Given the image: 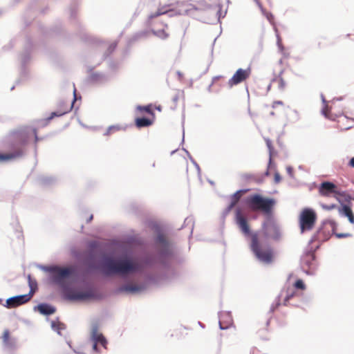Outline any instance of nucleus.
Segmentation results:
<instances>
[{
  "label": "nucleus",
  "mask_w": 354,
  "mask_h": 354,
  "mask_svg": "<svg viewBox=\"0 0 354 354\" xmlns=\"http://www.w3.org/2000/svg\"><path fill=\"white\" fill-rule=\"evenodd\" d=\"M236 223L240 228L242 233L245 236H251V250L261 261L270 263L272 261V251L270 248H262L259 244L257 233L250 234V226L247 218L243 214L241 209L238 208L235 214Z\"/></svg>",
  "instance_id": "nucleus-1"
},
{
  "label": "nucleus",
  "mask_w": 354,
  "mask_h": 354,
  "mask_svg": "<svg viewBox=\"0 0 354 354\" xmlns=\"http://www.w3.org/2000/svg\"><path fill=\"white\" fill-rule=\"evenodd\" d=\"M102 268L106 275L127 274L139 271L141 266L138 261L127 257L117 260L106 258L102 263Z\"/></svg>",
  "instance_id": "nucleus-2"
},
{
  "label": "nucleus",
  "mask_w": 354,
  "mask_h": 354,
  "mask_svg": "<svg viewBox=\"0 0 354 354\" xmlns=\"http://www.w3.org/2000/svg\"><path fill=\"white\" fill-rule=\"evenodd\" d=\"M245 203L252 212H261L270 214L275 204V201L270 198H264L260 194H255L248 196Z\"/></svg>",
  "instance_id": "nucleus-3"
},
{
  "label": "nucleus",
  "mask_w": 354,
  "mask_h": 354,
  "mask_svg": "<svg viewBox=\"0 0 354 354\" xmlns=\"http://www.w3.org/2000/svg\"><path fill=\"white\" fill-rule=\"evenodd\" d=\"M317 214L310 208L304 209L299 216V227L301 233L311 230L316 223Z\"/></svg>",
  "instance_id": "nucleus-4"
},
{
  "label": "nucleus",
  "mask_w": 354,
  "mask_h": 354,
  "mask_svg": "<svg viewBox=\"0 0 354 354\" xmlns=\"http://www.w3.org/2000/svg\"><path fill=\"white\" fill-rule=\"evenodd\" d=\"M320 196L323 197H335L338 199L337 196H342L343 192L341 191L336 185L331 182L324 181L322 183L318 188Z\"/></svg>",
  "instance_id": "nucleus-5"
},
{
  "label": "nucleus",
  "mask_w": 354,
  "mask_h": 354,
  "mask_svg": "<svg viewBox=\"0 0 354 354\" xmlns=\"http://www.w3.org/2000/svg\"><path fill=\"white\" fill-rule=\"evenodd\" d=\"M49 272L52 274L54 282L61 285L65 279L68 278L74 272V269L73 268L53 266L49 268Z\"/></svg>",
  "instance_id": "nucleus-6"
},
{
  "label": "nucleus",
  "mask_w": 354,
  "mask_h": 354,
  "mask_svg": "<svg viewBox=\"0 0 354 354\" xmlns=\"http://www.w3.org/2000/svg\"><path fill=\"white\" fill-rule=\"evenodd\" d=\"M251 75V68H247L245 69L239 68L233 76L228 80L227 84L230 88L235 85L241 84L245 81Z\"/></svg>",
  "instance_id": "nucleus-7"
},
{
  "label": "nucleus",
  "mask_w": 354,
  "mask_h": 354,
  "mask_svg": "<svg viewBox=\"0 0 354 354\" xmlns=\"http://www.w3.org/2000/svg\"><path fill=\"white\" fill-rule=\"evenodd\" d=\"M263 229L266 235L274 239H277L279 236V229L277 224L272 220H269L264 225Z\"/></svg>",
  "instance_id": "nucleus-8"
},
{
  "label": "nucleus",
  "mask_w": 354,
  "mask_h": 354,
  "mask_svg": "<svg viewBox=\"0 0 354 354\" xmlns=\"http://www.w3.org/2000/svg\"><path fill=\"white\" fill-rule=\"evenodd\" d=\"M30 297L26 295L12 297L6 300V306L8 308H16L30 301Z\"/></svg>",
  "instance_id": "nucleus-9"
},
{
  "label": "nucleus",
  "mask_w": 354,
  "mask_h": 354,
  "mask_svg": "<svg viewBox=\"0 0 354 354\" xmlns=\"http://www.w3.org/2000/svg\"><path fill=\"white\" fill-rule=\"evenodd\" d=\"M23 155V149L21 147H17L12 152L7 153H0V162H6L17 158Z\"/></svg>",
  "instance_id": "nucleus-10"
},
{
  "label": "nucleus",
  "mask_w": 354,
  "mask_h": 354,
  "mask_svg": "<svg viewBox=\"0 0 354 354\" xmlns=\"http://www.w3.org/2000/svg\"><path fill=\"white\" fill-rule=\"evenodd\" d=\"M91 339L93 342H97L101 344L104 348L107 344V342L103 335L99 332L98 326H93L91 330Z\"/></svg>",
  "instance_id": "nucleus-11"
},
{
  "label": "nucleus",
  "mask_w": 354,
  "mask_h": 354,
  "mask_svg": "<svg viewBox=\"0 0 354 354\" xmlns=\"http://www.w3.org/2000/svg\"><path fill=\"white\" fill-rule=\"evenodd\" d=\"M155 120V118H151L150 116L147 118L145 117H138L135 119V125L136 127L140 129L143 127H148L151 126Z\"/></svg>",
  "instance_id": "nucleus-12"
},
{
  "label": "nucleus",
  "mask_w": 354,
  "mask_h": 354,
  "mask_svg": "<svg viewBox=\"0 0 354 354\" xmlns=\"http://www.w3.org/2000/svg\"><path fill=\"white\" fill-rule=\"evenodd\" d=\"M93 294L91 290L73 292L70 295V298L73 300H85L93 297Z\"/></svg>",
  "instance_id": "nucleus-13"
},
{
  "label": "nucleus",
  "mask_w": 354,
  "mask_h": 354,
  "mask_svg": "<svg viewBox=\"0 0 354 354\" xmlns=\"http://www.w3.org/2000/svg\"><path fill=\"white\" fill-rule=\"evenodd\" d=\"M245 192L244 190H239L232 194L230 197V203L226 209L227 212H230L232 208L238 203L242 194Z\"/></svg>",
  "instance_id": "nucleus-14"
},
{
  "label": "nucleus",
  "mask_w": 354,
  "mask_h": 354,
  "mask_svg": "<svg viewBox=\"0 0 354 354\" xmlns=\"http://www.w3.org/2000/svg\"><path fill=\"white\" fill-rule=\"evenodd\" d=\"M352 122L353 121L345 115H340L337 119L338 127L342 130H347L351 128Z\"/></svg>",
  "instance_id": "nucleus-15"
},
{
  "label": "nucleus",
  "mask_w": 354,
  "mask_h": 354,
  "mask_svg": "<svg viewBox=\"0 0 354 354\" xmlns=\"http://www.w3.org/2000/svg\"><path fill=\"white\" fill-rule=\"evenodd\" d=\"M37 309L41 314L43 315H52L55 312V308L46 304H41L38 305Z\"/></svg>",
  "instance_id": "nucleus-16"
},
{
  "label": "nucleus",
  "mask_w": 354,
  "mask_h": 354,
  "mask_svg": "<svg viewBox=\"0 0 354 354\" xmlns=\"http://www.w3.org/2000/svg\"><path fill=\"white\" fill-rule=\"evenodd\" d=\"M339 213L348 218L351 223H354V215L351 207L346 205L339 209Z\"/></svg>",
  "instance_id": "nucleus-17"
},
{
  "label": "nucleus",
  "mask_w": 354,
  "mask_h": 354,
  "mask_svg": "<svg viewBox=\"0 0 354 354\" xmlns=\"http://www.w3.org/2000/svg\"><path fill=\"white\" fill-rule=\"evenodd\" d=\"M1 339L3 344L8 347H11L14 345L13 339L11 337L10 331L8 329L4 330Z\"/></svg>",
  "instance_id": "nucleus-18"
},
{
  "label": "nucleus",
  "mask_w": 354,
  "mask_h": 354,
  "mask_svg": "<svg viewBox=\"0 0 354 354\" xmlns=\"http://www.w3.org/2000/svg\"><path fill=\"white\" fill-rule=\"evenodd\" d=\"M271 84H275L277 86V88L281 91H283L285 90L287 85L286 81L281 76V74L278 77H274L272 80Z\"/></svg>",
  "instance_id": "nucleus-19"
},
{
  "label": "nucleus",
  "mask_w": 354,
  "mask_h": 354,
  "mask_svg": "<svg viewBox=\"0 0 354 354\" xmlns=\"http://www.w3.org/2000/svg\"><path fill=\"white\" fill-rule=\"evenodd\" d=\"M28 285L30 287V291L28 294H26V295H28L30 297V299L32 297L33 295L37 290V283L35 279H32L30 277V275H28Z\"/></svg>",
  "instance_id": "nucleus-20"
},
{
  "label": "nucleus",
  "mask_w": 354,
  "mask_h": 354,
  "mask_svg": "<svg viewBox=\"0 0 354 354\" xmlns=\"http://www.w3.org/2000/svg\"><path fill=\"white\" fill-rule=\"evenodd\" d=\"M169 11V9H168L167 6H162V7L159 8L156 12L152 13L149 16V23H151V21L154 18L158 17L162 15H165V14L167 13Z\"/></svg>",
  "instance_id": "nucleus-21"
},
{
  "label": "nucleus",
  "mask_w": 354,
  "mask_h": 354,
  "mask_svg": "<svg viewBox=\"0 0 354 354\" xmlns=\"http://www.w3.org/2000/svg\"><path fill=\"white\" fill-rule=\"evenodd\" d=\"M166 28H167V25L163 24L162 28L153 30V34L160 39H165L169 37V34L166 32Z\"/></svg>",
  "instance_id": "nucleus-22"
},
{
  "label": "nucleus",
  "mask_w": 354,
  "mask_h": 354,
  "mask_svg": "<svg viewBox=\"0 0 354 354\" xmlns=\"http://www.w3.org/2000/svg\"><path fill=\"white\" fill-rule=\"evenodd\" d=\"M137 109L141 114L147 113L149 115V116L151 118H155V113H153L151 109V105H147L145 106H138Z\"/></svg>",
  "instance_id": "nucleus-23"
},
{
  "label": "nucleus",
  "mask_w": 354,
  "mask_h": 354,
  "mask_svg": "<svg viewBox=\"0 0 354 354\" xmlns=\"http://www.w3.org/2000/svg\"><path fill=\"white\" fill-rule=\"evenodd\" d=\"M140 287L134 284H127L120 288V291L136 292L140 290Z\"/></svg>",
  "instance_id": "nucleus-24"
},
{
  "label": "nucleus",
  "mask_w": 354,
  "mask_h": 354,
  "mask_svg": "<svg viewBox=\"0 0 354 354\" xmlns=\"http://www.w3.org/2000/svg\"><path fill=\"white\" fill-rule=\"evenodd\" d=\"M294 288L299 290H305L306 285L301 279H297L293 285Z\"/></svg>",
  "instance_id": "nucleus-25"
},
{
  "label": "nucleus",
  "mask_w": 354,
  "mask_h": 354,
  "mask_svg": "<svg viewBox=\"0 0 354 354\" xmlns=\"http://www.w3.org/2000/svg\"><path fill=\"white\" fill-rule=\"evenodd\" d=\"M120 129L121 128L119 126H111L107 129L104 135L109 136V135L112 134L113 133L120 130Z\"/></svg>",
  "instance_id": "nucleus-26"
},
{
  "label": "nucleus",
  "mask_w": 354,
  "mask_h": 354,
  "mask_svg": "<svg viewBox=\"0 0 354 354\" xmlns=\"http://www.w3.org/2000/svg\"><path fill=\"white\" fill-rule=\"evenodd\" d=\"M157 242H158L159 243L162 244L164 246L167 245V239H166L165 236L163 234H159L158 236Z\"/></svg>",
  "instance_id": "nucleus-27"
},
{
  "label": "nucleus",
  "mask_w": 354,
  "mask_h": 354,
  "mask_svg": "<svg viewBox=\"0 0 354 354\" xmlns=\"http://www.w3.org/2000/svg\"><path fill=\"white\" fill-rule=\"evenodd\" d=\"M322 112H323L324 115L326 118L332 119V117H331V115H330V109L328 107V105H326V104L325 105L324 108L323 109Z\"/></svg>",
  "instance_id": "nucleus-28"
},
{
  "label": "nucleus",
  "mask_w": 354,
  "mask_h": 354,
  "mask_svg": "<svg viewBox=\"0 0 354 354\" xmlns=\"http://www.w3.org/2000/svg\"><path fill=\"white\" fill-rule=\"evenodd\" d=\"M321 206L324 209H326V210H331L336 207V205H335V204H331V205L321 204Z\"/></svg>",
  "instance_id": "nucleus-29"
},
{
  "label": "nucleus",
  "mask_w": 354,
  "mask_h": 354,
  "mask_svg": "<svg viewBox=\"0 0 354 354\" xmlns=\"http://www.w3.org/2000/svg\"><path fill=\"white\" fill-rule=\"evenodd\" d=\"M182 92L181 91H178L176 94H174L172 97V100L174 101V103H177V102L178 101V99L179 97H180V95H182Z\"/></svg>",
  "instance_id": "nucleus-30"
},
{
  "label": "nucleus",
  "mask_w": 354,
  "mask_h": 354,
  "mask_svg": "<svg viewBox=\"0 0 354 354\" xmlns=\"http://www.w3.org/2000/svg\"><path fill=\"white\" fill-rule=\"evenodd\" d=\"M180 6H186V7H187V6H190V7H192V8H187V9L185 10V12H187L188 11L191 10L192 8H193V9H196L195 8H194V6H193L192 5L189 4L187 2H185H185H181V3H180Z\"/></svg>",
  "instance_id": "nucleus-31"
},
{
  "label": "nucleus",
  "mask_w": 354,
  "mask_h": 354,
  "mask_svg": "<svg viewBox=\"0 0 354 354\" xmlns=\"http://www.w3.org/2000/svg\"><path fill=\"white\" fill-rule=\"evenodd\" d=\"M294 296H295V292H291V293L288 294V295L286 297V298H285V299H284V304H283L286 306V305L288 304V301H289L291 298H292Z\"/></svg>",
  "instance_id": "nucleus-32"
},
{
  "label": "nucleus",
  "mask_w": 354,
  "mask_h": 354,
  "mask_svg": "<svg viewBox=\"0 0 354 354\" xmlns=\"http://www.w3.org/2000/svg\"><path fill=\"white\" fill-rule=\"evenodd\" d=\"M266 145H267L268 148L269 149L270 153L271 155L272 152V150H273V147H272V142L270 140L268 139V140H266Z\"/></svg>",
  "instance_id": "nucleus-33"
},
{
  "label": "nucleus",
  "mask_w": 354,
  "mask_h": 354,
  "mask_svg": "<svg viewBox=\"0 0 354 354\" xmlns=\"http://www.w3.org/2000/svg\"><path fill=\"white\" fill-rule=\"evenodd\" d=\"M283 102L282 101H274L272 104V107L275 108L277 105H283Z\"/></svg>",
  "instance_id": "nucleus-34"
},
{
  "label": "nucleus",
  "mask_w": 354,
  "mask_h": 354,
  "mask_svg": "<svg viewBox=\"0 0 354 354\" xmlns=\"http://www.w3.org/2000/svg\"><path fill=\"white\" fill-rule=\"evenodd\" d=\"M180 162H182V164H183V165L187 166V159H186L185 157L181 156V157L180 158Z\"/></svg>",
  "instance_id": "nucleus-35"
},
{
  "label": "nucleus",
  "mask_w": 354,
  "mask_h": 354,
  "mask_svg": "<svg viewBox=\"0 0 354 354\" xmlns=\"http://www.w3.org/2000/svg\"><path fill=\"white\" fill-rule=\"evenodd\" d=\"M335 235L338 238H344L349 236L348 234H336Z\"/></svg>",
  "instance_id": "nucleus-36"
},
{
  "label": "nucleus",
  "mask_w": 354,
  "mask_h": 354,
  "mask_svg": "<svg viewBox=\"0 0 354 354\" xmlns=\"http://www.w3.org/2000/svg\"><path fill=\"white\" fill-rule=\"evenodd\" d=\"M348 166L354 168V157H353L348 162Z\"/></svg>",
  "instance_id": "nucleus-37"
},
{
  "label": "nucleus",
  "mask_w": 354,
  "mask_h": 354,
  "mask_svg": "<svg viewBox=\"0 0 354 354\" xmlns=\"http://www.w3.org/2000/svg\"><path fill=\"white\" fill-rule=\"evenodd\" d=\"M274 180L276 183H279L281 180L280 176L279 174H275L274 175Z\"/></svg>",
  "instance_id": "nucleus-38"
},
{
  "label": "nucleus",
  "mask_w": 354,
  "mask_h": 354,
  "mask_svg": "<svg viewBox=\"0 0 354 354\" xmlns=\"http://www.w3.org/2000/svg\"><path fill=\"white\" fill-rule=\"evenodd\" d=\"M277 38H278V40H277L278 46L279 48H282L281 38L279 37V36H277Z\"/></svg>",
  "instance_id": "nucleus-39"
},
{
  "label": "nucleus",
  "mask_w": 354,
  "mask_h": 354,
  "mask_svg": "<svg viewBox=\"0 0 354 354\" xmlns=\"http://www.w3.org/2000/svg\"><path fill=\"white\" fill-rule=\"evenodd\" d=\"M93 349L95 351H97V342H93Z\"/></svg>",
  "instance_id": "nucleus-40"
},
{
  "label": "nucleus",
  "mask_w": 354,
  "mask_h": 354,
  "mask_svg": "<svg viewBox=\"0 0 354 354\" xmlns=\"http://www.w3.org/2000/svg\"><path fill=\"white\" fill-rule=\"evenodd\" d=\"M220 327H221V329H225V328H227V327H223V326H222V324H221V322H220Z\"/></svg>",
  "instance_id": "nucleus-41"
},
{
  "label": "nucleus",
  "mask_w": 354,
  "mask_h": 354,
  "mask_svg": "<svg viewBox=\"0 0 354 354\" xmlns=\"http://www.w3.org/2000/svg\"><path fill=\"white\" fill-rule=\"evenodd\" d=\"M93 219V215H91L89 219H88V222L91 221V220Z\"/></svg>",
  "instance_id": "nucleus-42"
},
{
  "label": "nucleus",
  "mask_w": 354,
  "mask_h": 354,
  "mask_svg": "<svg viewBox=\"0 0 354 354\" xmlns=\"http://www.w3.org/2000/svg\"><path fill=\"white\" fill-rule=\"evenodd\" d=\"M74 96H76V89L74 90Z\"/></svg>",
  "instance_id": "nucleus-43"
},
{
  "label": "nucleus",
  "mask_w": 354,
  "mask_h": 354,
  "mask_svg": "<svg viewBox=\"0 0 354 354\" xmlns=\"http://www.w3.org/2000/svg\"><path fill=\"white\" fill-rule=\"evenodd\" d=\"M157 109H158V111H160V110H161V109H160V106H159V107H157Z\"/></svg>",
  "instance_id": "nucleus-44"
}]
</instances>
